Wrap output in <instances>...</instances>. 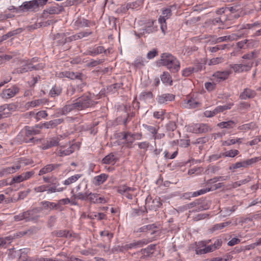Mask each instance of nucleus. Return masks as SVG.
<instances>
[{
	"instance_id": "1",
	"label": "nucleus",
	"mask_w": 261,
	"mask_h": 261,
	"mask_svg": "<svg viewBox=\"0 0 261 261\" xmlns=\"http://www.w3.org/2000/svg\"><path fill=\"white\" fill-rule=\"evenodd\" d=\"M97 102L93 101L90 97L84 94L73 101L70 104L66 105L60 110L61 115H66L73 110L81 111L94 106Z\"/></svg>"
},
{
	"instance_id": "2",
	"label": "nucleus",
	"mask_w": 261,
	"mask_h": 261,
	"mask_svg": "<svg viewBox=\"0 0 261 261\" xmlns=\"http://www.w3.org/2000/svg\"><path fill=\"white\" fill-rule=\"evenodd\" d=\"M160 63L173 72L178 71L180 67L179 61L169 53H164L161 55Z\"/></svg>"
},
{
	"instance_id": "3",
	"label": "nucleus",
	"mask_w": 261,
	"mask_h": 261,
	"mask_svg": "<svg viewBox=\"0 0 261 261\" xmlns=\"http://www.w3.org/2000/svg\"><path fill=\"white\" fill-rule=\"evenodd\" d=\"M85 192H78L73 196L75 199L81 200H89L90 202L94 203H105L106 200L103 197H99L98 194L92 193L87 190V185L86 186Z\"/></svg>"
},
{
	"instance_id": "4",
	"label": "nucleus",
	"mask_w": 261,
	"mask_h": 261,
	"mask_svg": "<svg viewBox=\"0 0 261 261\" xmlns=\"http://www.w3.org/2000/svg\"><path fill=\"white\" fill-rule=\"evenodd\" d=\"M38 59L34 58H33L32 61L30 62H21L22 67L18 68L16 69V72L18 73H22L29 71H32L33 70H39L42 69L44 64L43 63H39L36 65H34V63L36 62Z\"/></svg>"
},
{
	"instance_id": "5",
	"label": "nucleus",
	"mask_w": 261,
	"mask_h": 261,
	"mask_svg": "<svg viewBox=\"0 0 261 261\" xmlns=\"http://www.w3.org/2000/svg\"><path fill=\"white\" fill-rule=\"evenodd\" d=\"M260 160H261V156H259V157H255V158L248 159L246 161H243L242 162H237V163L232 164L231 166H230L229 167V169L231 170H234V169L240 168H247L249 166L251 165L252 164L255 163Z\"/></svg>"
},
{
	"instance_id": "6",
	"label": "nucleus",
	"mask_w": 261,
	"mask_h": 261,
	"mask_svg": "<svg viewBox=\"0 0 261 261\" xmlns=\"http://www.w3.org/2000/svg\"><path fill=\"white\" fill-rule=\"evenodd\" d=\"M187 129L189 132L196 134L206 133L211 129L207 124L204 123L194 124L189 125Z\"/></svg>"
},
{
	"instance_id": "7",
	"label": "nucleus",
	"mask_w": 261,
	"mask_h": 261,
	"mask_svg": "<svg viewBox=\"0 0 261 261\" xmlns=\"http://www.w3.org/2000/svg\"><path fill=\"white\" fill-rule=\"evenodd\" d=\"M37 9L38 8L35 1L33 0L29 2H23L21 6H20L18 8H16V12H33L36 11Z\"/></svg>"
},
{
	"instance_id": "8",
	"label": "nucleus",
	"mask_w": 261,
	"mask_h": 261,
	"mask_svg": "<svg viewBox=\"0 0 261 261\" xmlns=\"http://www.w3.org/2000/svg\"><path fill=\"white\" fill-rule=\"evenodd\" d=\"M136 190L133 187H129L126 185H122L118 187L117 192L129 199H132L133 193Z\"/></svg>"
},
{
	"instance_id": "9",
	"label": "nucleus",
	"mask_w": 261,
	"mask_h": 261,
	"mask_svg": "<svg viewBox=\"0 0 261 261\" xmlns=\"http://www.w3.org/2000/svg\"><path fill=\"white\" fill-rule=\"evenodd\" d=\"M136 190L133 187H129L126 185H122L118 187L117 192L129 199H132L133 193Z\"/></svg>"
},
{
	"instance_id": "10",
	"label": "nucleus",
	"mask_w": 261,
	"mask_h": 261,
	"mask_svg": "<svg viewBox=\"0 0 261 261\" xmlns=\"http://www.w3.org/2000/svg\"><path fill=\"white\" fill-rule=\"evenodd\" d=\"M211 241V240H210L200 242L199 243V246H201L203 248H201L200 247H197L196 249V253L198 254H203L208 252H211L215 250V248L213 247L212 245L206 246V244L209 243Z\"/></svg>"
},
{
	"instance_id": "11",
	"label": "nucleus",
	"mask_w": 261,
	"mask_h": 261,
	"mask_svg": "<svg viewBox=\"0 0 261 261\" xmlns=\"http://www.w3.org/2000/svg\"><path fill=\"white\" fill-rule=\"evenodd\" d=\"M253 66V62H248L243 64H231L230 65L231 68L235 72H243L249 71Z\"/></svg>"
},
{
	"instance_id": "12",
	"label": "nucleus",
	"mask_w": 261,
	"mask_h": 261,
	"mask_svg": "<svg viewBox=\"0 0 261 261\" xmlns=\"http://www.w3.org/2000/svg\"><path fill=\"white\" fill-rule=\"evenodd\" d=\"M58 76L60 78L66 77L71 80H82L83 75L82 74L79 72H74L72 71H65L59 72L58 74Z\"/></svg>"
},
{
	"instance_id": "13",
	"label": "nucleus",
	"mask_w": 261,
	"mask_h": 261,
	"mask_svg": "<svg viewBox=\"0 0 261 261\" xmlns=\"http://www.w3.org/2000/svg\"><path fill=\"white\" fill-rule=\"evenodd\" d=\"M19 92V88L16 86H13L10 88L4 90L1 96L4 99H10L14 97Z\"/></svg>"
},
{
	"instance_id": "14",
	"label": "nucleus",
	"mask_w": 261,
	"mask_h": 261,
	"mask_svg": "<svg viewBox=\"0 0 261 261\" xmlns=\"http://www.w3.org/2000/svg\"><path fill=\"white\" fill-rule=\"evenodd\" d=\"M41 211V208L36 207L25 212V221L28 222L37 220L39 217V216L37 214Z\"/></svg>"
},
{
	"instance_id": "15",
	"label": "nucleus",
	"mask_w": 261,
	"mask_h": 261,
	"mask_svg": "<svg viewBox=\"0 0 261 261\" xmlns=\"http://www.w3.org/2000/svg\"><path fill=\"white\" fill-rule=\"evenodd\" d=\"M256 95L257 93L255 90L249 88H246L240 93L239 98L243 100L252 99L254 98Z\"/></svg>"
},
{
	"instance_id": "16",
	"label": "nucleus",
	"mask_w": 261,
	"mask_h": 261,
	"mask_svg": "<svg viewBox=\"0 0 261 261\" xmlns=\"http://www.w3.org/2000/svg\"><path fill=\"white\" fill-rule=\"evenodd\" d=\"M175 96L170 93H164L159 95L156 97V101L160 104L166 103L169 101H173Z\"/></svg>"
},
{
	"instance_id": "17",
	"label": "nucleus",
	"mask_w": 261,
	"mask_h": 261,
	"mask_svg": "<svg viewBox=\"0 0 261 261\" xmlns=\"http://www.w3.org/2000/svg\"><path fill=\"white\" fill-rule=\"evenodd\" d=\"M184 107L188 109H194L201 106V103L193 98H187L184 101Z\"/></svg>"
},
{
	"instance_id": "18",
	"label": "nucleus",
	"mask_w": 261,
	"mask_h": 261,
	"mask_svg": "<svg viewBox=\"0 0 261 261\" xmlns=\"http://www.w3.org/2000/svg\"><path fill=\"white\" fill-rule=\"evenodd\" d=\"M122 139L125 140V142H129V141H132V142L136 140V136H138V137L137 138V140H140L142 137V135L141 133H137V134H132L130 132H124L122 133Z\"/></svg>"
},
{
	"instance_id": "19",
	"label": "nucleus",
	"mask_w": 261,
	"mask_h": 261,
	"mask_svg": "<svg viewBox=\"0 0 261 261\" xmlns=\"http://www.w3.org/2000/svg\"><path fill=\"white\" fill-rule=\"evenodd\" d=\"M231 73L232 71L230 70L217 71L213 74V77L216 79L218 81L220 82L227 79Z\"/></svg>"
},
{
	"instance_id": "20",
	"label": "nucleus",
	"mask_w": 261,
	"mask_h": 261,
	"mask_svg": "<svg viewBox=\"0 0 261 261\" xmlns=\"http://www.w3.org/2000/svg\"><path fill=\"white\" fill-rule=\"evenodd\" d=\"M109 175L106 173H101L95 176L92 179V183L96 186L103 184L108 179Z\"/></svg>"
},
{
	"instance_id": "21",
	"label": "nucleus",
	"mask_w": 261,
	"mask_h": 261,
	"mask_svg": "<svg viewBox=\"0 0 261 261\" xmlns=\"http://www.w3.org/2000/svg\"><path fill=\"white\" fill-rule=\"evenodd\" d=\"M60 164H57L47 165L40 170L39 172V175H42L43 174L50 173L60 167Z\"/></svg>"
},
{
	"instance_id": "22",
	"label": "nucleus",
	"mask_w": 261,
	"mask_h": 261,
	"mask_svg": "<svg viewBox=\"0 0 261 261\" xmlns=\"http://www.w3.org/2000/svg\"><path fill=\"white\" fill-rule=\"evenodd\" d=\"M75 147L74 145H71L66 149H64V147H61V149L58 151V154L60 156L69 155L74 151Z\"/></svg>"
},
{
	"instance_id": "23",
	"label": "nucleus",
	"mask_w": 261,
	"mask_h": 261,
	"mask_svg": "<svg viewBox=\"0 0 261 261\" xmlns=\"http://www.w3.org/2000/svg\"><path fill=\"white\" fill-rule=\"evenodd\" d=\"M105 51V48L102 46H97L93 48H89L87 50L86 54L92 56H95Z\"/></svg>"
},
{
	"instance_id": "24",
	"label": "nucleus",
	"mask_w": 261,
	"mask_h": 261,
	"mask_svg": "<svg viewBox=\"0 0 261 261\" xmlns=\"http://www.w3.org/2000/svg\"><path fill=\"white\" fill-rule=\"evenodd\" d=\"M58 36L62 38L63 40L61 41V43L63 44H64L66 43L70 42L71 41L80 39L78 33L68 37H66V35L65 33L58 34Z\"/></svg>"
},
{
	"instance_id": "25",
	"label": "nucleus",
	"mask_w": 261,
	"mask_h": 261,
	"mask_svg": "<svg viewBox=\"0 0 261 261\" xmlns=\"http://www.w3.org/2000/svg\"><path fill=\"white\" fill-rule=\"evenodd\" d=\"M40 205L42 206L41 211L42 210H52L54 208L57 209V204L48 201H43L40 202Z\"/></svg>"
},
{
	"instance_id": "26",
	"label": "nucleus",
	"mask_w": 261,
	"mask_h": 261,
	"mask_svg": "<svg viewBox=\"0 0 261 261\" xmlns=\"http://www.w3.org/2000/svg\"><path fill=\"white\" fill-rule=\"evenodd\" d=\"M199 70V66L189 67L185 68L181 71V74L183 76L188 77L191 75L193 72H197Z\"/></svg>"
},
{
	"instance_id": "27",
	"label": "nucleus",
	"mask_w": 261,
	"mask_h": 261,
	"mask_svg": "<svg viewBox=\"0 0 261 261\" xmlns=\"http://www.w3.org/2000/svg\"><path fill=\"white\" fill-rule=\"evenodd\" d=\"M83 176L82 174H77L74 175H72L66 180H65L63 184L65 186H69L75 182H76L79 178L82 177Z\"/></svg>"
},
{
	"instance_id": "28",
	"label": "nucleus",
	"mask_w": 261,
	"mask_h": 261,
	"mask_svg": "<svg viewBox=\"0 0 261 261\" xmlns=\"http://www.w3.org/2000/svg\"><path fill=\"white\" fill-rule=\"evenodd\" d=\"M232 106L233 104L229 103L224 106H218L213 111H212L213 115L215 116L219 113L223 112V111L227 110H229L231 109Z\"/></svg>"
},
{
	"instance_id": "29",
	"label": "nucleus",
	"mask_w": 261,
	"mask_h": 261,
	"mask_svg": "<svg viewBox=\"0 0 261 261\" xmlns=\"http://www.w3.org/2000/svg\"><path fill=\"white\" fill-rule=\"evenodd\" d=\"M161 80L162 83L164 84H169V85H172V80L171 75L170 74L166 71H165L163 73V74L161 75Z\"/></svg>"
},
{
	"instance_id": "30",
	"label": "nucleus",
	"mask_w": 261,
	"mask_h": 261,
	"mask_svg": "<svg viewBox=\"0 0 261 261\" xmlns=\"http://www.w3.org/2000/svg\"><path fill=\"white\" fill-rule=\"evenodd\" d=\"M40 129L39 127H36V125L35 127L25 126V135L27 136L37 135L40 133Z\"/></svg>"
},
{
	"instance_id": "31",
	"label": "nucleus",
	"mask_w": 261,
	"mask_h": 261,
	"mask_svg": "<svg viewBox=\"0 0 261 261\" xmlns=\"http://www.w3.org/2000/svg\"><path fill=\"white\" fill-rule=\"evenodd\" d=\"M155 245L151 244L145 249H142L141 253L143 256H149L151 254L153 253V250H154L155 248Z\"/></svg>"
},
{
	"instance_id": "32",
	"label": "nucleus",
	"mask_w": 261,
	"mask_h": 261,
	"mask_svg": "<svg viewBox=\"0 0 261 261\" xmlns=\"http://www.w3.org/2000/svg\"><path fill=\"white\" fill-rule=\"evenodd\" d=\"M50 185H42L34 188V191L36 193L46 192L47 194H50Z\"/></svg>"
},
{
	"instance_id": "33",
	"label": "nucleus",
	"mask_w": 261,
	"mask_h": 261,
	"mask_svg": "<svg viewBox=\"0 0 261 261\" xmlns=\"http://www.w3.org/2000/svg\"><path fill=\"white\" fill-rule=\"evenodd\" d=\"M115 162L116 158L112 153L109 154L102 160V163L105 164H114Z\"/></svg>"
},
{
	"instance_id": "34",
	"label": "nucleus",
	"mask_w": 261,
	"mask_h": 261,
	"mask_svg": "<svg viewBox=\"0 0 261 261\" xmlns=\"http://www.w3.org/2000/svg\"><path fill=\"white\" fill-rule=\"evenodd\" d=\"M231 221L225 222L221 223L216 224L213 225L211 228V231L214 232L217 230H221L226 226L229 225L231 224Z\"/></svg>"
},
{
	"instance_id": "35",
	"label": "nucleus",
	"mask_w": 261,
	"mask_h": 261,
	"mask_svg": "<svg viewBox=\"0 0 261 261\" xmlns=\"http://www.w3.org/2000/svg\"><path fill=\"white\" fill-rule=\"evenodd\" d=\"M44 100L43 99H36L35 100L28 102L26 103V107L28 108H34L40 106L44 103Z\"/></svg>"
},
{
	"instance_id": "36",
	"label": "nucleus",
	"mask_w": 261,
	"mask_h": 261,
	"mask_svg": "<svg viewBox=\"0 0 261 261\" xmlns=\"http://www.w3.org/2000/svg\"><path fill=\"white\" fill-rule=\"evenodd\" d=\"M242 138L228 139L227 140L223 141L222 145L223 146H230L235 144L236 143L241 144L242 143Z\"/></svg>"
},
{
	"instance_id": "37",
	"label": "nucleus",
	"mask_w": 261,
	"mask_h": 261,
	"mask_svg": "<svg viewBox=\"0 0 261 261\" xmlns=\"http://www.w3.org/2000/svg\"><path fill=\"white\" fill-rule=\"evenodd\" d=\"M236 125V123L232 120L219 123L218 125L221 128H231Z\"/></svg>"
},
{
	"instance_id": "38",
	"label": "nucleus",
	"mask_w": 261,
	"mask_h": 261,
	"mask_svg": "<svg viewBox=\"0 0 261 261\" xmlns=\"http://www.w3.org/2000/svg\"><path fill=\"white\" fill-rule=\"evenodd\" d=\"M153 98V94L150 91L142 92L140 95V99L142 100L146 101Z\"/></svg>"
},
{
	"instance_id": "39",
	"label": "nucleus",
	"mask_w": 261,
	"mask_h": 261,
	"mask_svg": "<svg viewBox=\"0 0 261 261\" xmlns=\"http://www.w3.org/2000/svg\"><path fill=\"white\" fill-rule=\"evenodd\" d=\"M227 20H230L226 15H222L218 17H216L212 20V22L214 25L217 24L219 23H224Z\"/></svg>"
},
{
	"instance_id": "40",
	"label": "nucleus",
	"mask_w": 261,
	"mask_h": 261,
	"mask_svg": "<svg viewBox=\"0 0 261 261\" xmlns=\"http://www.w3.org/2000/svg\"><path fill=\"white\" fill-rule=\"evenodd\" d=\"M13 239L14 238L12 236L0 238V247H4L5 245L10 244Z\"/></svg>"
},
{
	"instance_id": "41",
	"label": "nucleus",
	"mask_w": 261,
	"mask_h": 261,
	"mask_svg": "<svg viewBox=\"0 0 261 261\" xmlns=\"http://www.w3.org/2000/svg\"><path fill=\"white\" fill-rule=\"evenodd\" d=\"M239 153V150L237 149H231L222 153L223 157L233 158Z\"/></svg>"
},
{
	"instance_id": "42",
	"label": "nucleus",
	"mask_w": 261,
	"mask_h": 261,
	"mask_svg": "<svg viewBox=\"0 0 261 261\" xmlns=\"http://www.w3.org/2000/svg\"><path fill=\"white\" fill-rule=\"evenodd\" d=\"M33 233V229L32 228H30L25 230L19 231L18 232L16 233L13 238L14 239L15 237H22L24 236L28 235V236H31Z\"/></svg>"
},
{
	"instance_id": "43",
	"label": "nucleus",
	"mask_w": 261,
	"mask_h": 261,
	"mask_svg": "<svg viewBox=\"0 0 261 261\" xmlns=\"http://www.w3.org/2000/svg\"><path fill=\"white\" fill-rule=\"evenodd\" d=\"M60 139L58 137L51 138L47 142L46 148H49L53 146H56L59 144Z\"/></svg>"
},
{
	"instance_id": "44",
	"label": "nucleus",
	"mask_w": 261,
	"mask_h": 261,
	"mask_svg": "<svg viewBox=\"0 0 261 261\" xmlns=\"http://www.w3.org/2000/svg\"><path fill=\"white\" fill-rule=\"evenodd\" d=\"M55 234L58 237H65L70 238L71 237V234L69 230H60L57 231L55 232Z\"/></svg>"
},
{
	"instance_id": "45",
	"label": "nucleus",
	"mask_w": 261,
	"mask_h": 261,
	"mask_svg": "<svg viewBox=\"0 0 261 261\" xmlns=\"http://www.w3.org/2000/svg\"><path fill=\"white\" fill-rule=\"evenodd\" d=\"M88 216L91 219H93L97 218V219L99 220L105 219L106 218V215L104 213H91Z\"/></svg>"
},
{
	"instance_id": "46",
	"label": "nucleus",
	"mask_w": 261,
	"mask_h": 261,
	"mask_svg": "<svg viewBox=\"0 0 261 261\" xmlns=\"http://www.w3.org/2000/svg\"><path fill=\"white\" fill-rule=\"evenodd\" d=\"M59 185V182H55L53 184L52 186H51L50 189V194L56 192H61L63 191L65 189V188L64 187L58 188Z\"/></svg>"
},
{
	"instance_id": "47",
	"label": "nucleus",
	"mask_w": 261,
	"mask_h": 261,
	"mask_svg": "<svg viewBox=\"0 0 261 261\" xmlns=\"http://www.w3.org/2000/svg\"><path fill=\"white\" fill-rule=\"evenodd\" d=\"M61 93V89L60 87L54 86L50 90L49 94L51 97H56L59 95Z\"/></svg>"
},
{
	"instance_id": "48",
	"label": "nucleus",
	"mask_w": 261,
	"mask_h": 261,
	"mask_svg": "<svg viewBox=\"0 0 261 261\" xmlns=\"http://www.w3.org/2000/svg\"><path fill=\"white\" fill-rule=\"evenodd\" d=\"M165 114V111L161 109L158 111H155L153 113V117L158 119H161L163 120L164 119V115Z\"/></svg>"
},
{
	"instance_id": "49",
	"label": "nucleus",
	"mask_w": 261,
	"mask_h": 261,
	"mask_svg": "<svg viewBox=\"0 0 261 261\" xmlns=\"http://www.w3.org/2000/svg\"><path fill=\"white\" fill-rule=\"evenodd\" d=\"M231 10L228 8V7L227 8H221L219 10L217 11V14L219 15L222 16V15H226V17L228 18H229L231 19L232 16H230L229 17H228V12H230Z\"/></svg>"
},
{
	"instance_id": "50",
	"label": "nucleus",
	"mask_w": 261,
	"mask_h": 261,
	"mask_svg": "<svg viewBox=\"0 0 261 261\" xmlns=\"http://www.w3.org/2000/svg\"><path fill=\"white\" fill-rule=\"evenodd\" d=\"M148 243L149 241L147 240L143 239L142 240L133 242L132 244L133 245L134 248H137L139 247H141L144 245L147 244Z\"/></svg>"
},
{
	"instance_id": "51",
	"label": "nucleus",
	"mask_w": 261,
	"mask_h": 261,
	"mask_svg": "<svg viewBox=\"0 0 261 261\" xmlns=\"http://www.w3.org/2000/svg\"><path fill=\"white\" fill-rule=\"evenodd\" d=\"M145 60L142 57H138L134 61V66L137 68H141L145 65Z\"/></svg>"
},
{
	"instance_id": "52",
	"label": "nucleus",
	"mask_w": 261,
	"mask_h": 261,
	"mask_svg": "<svg viewBox=\"0 0 261 261\" xmlns=\"http://www.w3.org/2000/svg\"><path fill=\"white\" fill-rule=\"evenodd\" d=\"M236 206H233L231 207H227L224 208L223 210H221V213L222 214H223V216H229L230 214L233 212H234L237 209Z\"/></svg>"
},
{
	"instance_id": "53",
	"label": "nucleus",
	"mask_w": 261,
	"mask_h": 261,
	"mask_svg": "<svg viewBox=\"0 0 261 261\" xmlns=\"http://www.w3.org/2000/svg\"><path fill=\"white\" fill-rule=\"evenodd\" d=\"M254 124L253 123L251 122L249 123L244 124L238 127V129L241 131L246 132L248 130L253 128Z\"/></svg>"
},
{
	"instance_id": "54",
	"label": "nucleus",
	"mask_w": 261,
	"mask_h": 261,
	"mask_svg": "<svg viewBox=\"0 0 261 261\" xmlns=\"http://www.w3.org/2000/svg\"><path fill=\"white\" fill-rule=\"evenodd\" d=\"M44 11L49 14H59L61 12V10L57 6H53L48 8Z\"/></svg>"
},
{
	"instance_id": "55",
	"label": "nucleus",
	"mask_w": 261,
	"mask_h": 261,
	"mask_svg": "<svg viewBox=\"0 0 261 261\" xmlns=\"http://www.w3.org/2000/svg\"><path fill=\"white\" fill-rule=\"evenodd\" d=\"M37 127H39V129L42 128L43 127H45L46 128H53L55 127V125L54 124V122L53 120L49 121L48 122H46L45 123H44L42 124H38L36 125Z\"/></svg>"
},
{
	"instance_id": "56",
	"label": "nucleus",
	"mask_w": 261,
	"mask_h": 261,
	"mask_svg": "<svg viewBox=\"0 0 261 261\" xmlns=\"http://www.w3.org/2000/svg\"><path fill=\"white\" fill-rule=\"evenodd\" d=\"M235 39L234 35L225 36L217 38L216 43H220L223 41H231Z\"/></svg>"
},
{
	"instance_id": "57",
	"label": "nucleus",
	"mask_w": 261,
	"mask_h": 261,
	"mask_svg": "<svg viewBox=\"0 0 261 261\" xmlns=\"http://www.w3.org/2000/svg\"><path fill=\"white\" fill-rule=\"evenodd\" d=\"M224 62V59L222 57H217L211 59L208 62L209 65H215Z\"/></svg>"
},
{
	"instance_id": "58",
	"label": "nucleus",
	"mask_w": 261,
	"mask_h": 261,
	"mask_svg": "<svg viewBox=\"0 0 261 261\" xmlns=\"http://www.w3.org/2000/svg\"><path fill=\"white\" fill-rule=\"evenodd\" d=\"M159 22L161 25V29L162 30V32L164 34H165L166 31L167 30V26L166 23V18L164 17L160 16L159 18Z\"/></svg>"
},
{
	"instance_id": "59",
	"label": "nucleus",
	"mask_w": 261,
	"mask_h": 261,
	"mask_svg": "<svg viewBox=\"0 0 261 261\" xmlns=\"http://www.w3.org/2000/svg\"><path fill=\"white\" fill-rule=\"evenodd\" d=\"M47 116V114L45 111H40L35 114V119L39 121L41 118H45Z\"/></svg>"
},
{
	"instance_id": "60",
	"label": "nucleus",
	"mask_w": 261,
	"mask_h": 261,
	"mask_svg": "<svg viewBox=\"0 0 261 261\" xmlns=\"http://www.w3.org/2000/svg\"><path fill=\"white\" fill-rule=\"evenodd\" d=\"M143 126L144 128L147 130L151 134L153 135V136L156 135L158 133V129L154 126L148 125L147 124H143Z\"/></svg>"
},
{
	"instance_id": "61",
	"label": "nucleus",
	"mask_w": 261,
	"mask_h": 261,
	"mask_svg": "<svg viewBox=\"0 0 261 261\" xmlns=\"http://www.w3.org/2000/svg\"><path fill=\"white\" fill-rule=\"evenodd\" d=\"M23 181H24V178H23L22 175L21 174L20 175L14 176L10 182V185H12L14 183H20Z\"/></svg>"
},
{
	"instance_id": "62",
	"label": "nucleus",
	"mask_w": 261,
	"mask_h": 261,
	"mask_svg": "<svg viewBox=\"0 0 261 261\" xmlns=\"http://www.w3.org/2000/svg\"><path fill=\"white\" fill-rule=\"evenodd\" d=\"M212 190V188H207L205 189H201L197 191L194 192L192 193V196L193 197H197L198 196L204 194L207 192H209Z\"/></svg>"
},
{
	"instance_id": "63",
	"label": "nucleus",
	"mask_w": 261,
	"mask_h": 261,
	"mask_svg": "<svg viewBox=\"0 0 261 261\" xmlns=\"http://www.w3.org/2000/svg\"><path fill=\"white\" fill-rule=\"evenodd\" d=\"M166 128L168 131H174L176 128V123L173 121H170L166 124Z\"/></svg>"
},
{
	"instance_id": "64",
	"label": "nucleus",
	"mask_w": 261,
	"mask_h": 261,
	"mask_svg": "<svg viewBox=\"0 0 261 261\" xmlns=\"http://www.w3.org/2000/svg\"><path fill=\"white\" fill-rule=\"evenodd\" d=\"M204 87L208 91H212L216 88V84L213 82H206L204 84Z\"/></svg>"
}]
</instances>
